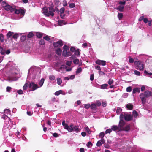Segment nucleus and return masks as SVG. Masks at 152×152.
Here are the masks:
<instances>
[{"label": "nucleus", "mask_w": 152, "mask_h": 152, "mask_svg": "<svg viewBox=\"0 0 152 152\" xmlns=\"http://www.w3.org/2000/svg\"><path fill=\"white\" fill-rule=\"evenodd\" d=\"M12 63L10 61V63H7L6 65L7 68H10L8 78V80L10 81H16L20 77L19 69L15 65L10 66V64Z\"/></svg>", "instance_id": "f257e3e1"}, {"label": "nucleus", "mask_w": 152, "mask_h": 152, "mask_svg": "<svg viewBox=\"0 0 152 152\" xmlns=\"http://www.w3.org/2000/svg\"><path fill=\"white\" fill-rule=\"evenodd\" d=\"M40 68L33 66L28 70L27 78H30L33 80L38 79L40 76Z\"/></svg>", "instance_id": "f03ea898"}, {"label": "nucleus", "mask_w": 152, "mask_h": 152, "mask_svg": "<svg viewBox=\"0 0 152 152\" xmlns=\"http://www.w3.org/2000/svg\"><path fill=\"white\" fill-rule=\"evenodd\" d=\"M49 11L48 8L45 7L42 8V13L46 16L48 17L50 15L53 16L54 15L53 12H55L54 8L52 6H50L48 7Z\"/></svg>", "instance_id": "7ed1b4c3"}, {"label": "nucleus", "mask_w": 152, "mask_h": 152, "mask_svg": "<svg viewBox=\"0 0 152 152\" xmlns=\"http://www.w3.org/2000/svg\"><path fill=\"white\" fill-rule=\"evenodd\" d=\"M151 95V92L148 90L144 92V93H140L139 95V97L141 99L142 104H145L146 102V99L149 97Z\"/></svg>", "instance_id": "20e7f679"}, {"label": "nucleus", "mask_w": 152, "mask_h": 152, "mask_svg": "<svg viewBox=\"0 0 152 152\" xmlns=\"http://www.w3.org/2000/svg\"><path fill=\"white\" fill-rule=\"evenodd\" d=\"M133 118V116L130 114L127 113H124V114L121 113L120 115V118L124 120V119L126 121L131 120Z\"/></svg>", "instance_id": "39448f33"}, {"label": "nucleus", "mask_w": 152, "mask_h": 152, "mask_svg": "<svg viewBox=\"0 0 152 152\" xmlns=\"http://www.w3.org/2000/svg\"><path fill=\"white\" fill-rule=\"evenodd\" d=\"M134 64L136 66L137 69H138L140 71H142L143 70L144 66L143 62L136 61L134 62Z\"/></svg>", "instance_id": "423d86ee"}, {"label": "nucleus", "mask_w": 152, "mask_h": 152, "mask_svg": "<svg viewBox=\"0 0 152 152\" xmlns=\"http://www.w3.org/2000/svg\"><path fill=\"white\" fill-rule=\"evenodd\" d=\"M2 5L4 7V9L7 11L10 10L11 12H12L13 10H15V8H13L10 5L7 4L5 1L2 2Z\"/></svg>", "instance_id": "0eeeda50"}, {"label": "nucleus", "mask_w": 152, "mask_h": 152, "mask_svg": "<svg viewBox=\"0 0 152 152\" xmlns=\"http://www.w3.org/2000/svg\"><path fill=\"white\" fill-rule=\"evenodd\" d=\"M71 126L72 127L70 129H71V131L69 132L74 131L76 133H78L80 132V129L78 126L76 125L74 126L72 124H71Z\"/></svg>", "instance_id": "6e6552de"}, {"label": "nucleus", "mask_w": 152, "mask_h": 152, "mask_svg": "<svg viewBox=\"0 0 152 152\" xmlns=\"http://www.w3.org/2000/svg\"><path fill=\"white\" fill-rule=\"evenodd\" d=\"M28 86L29 88H31V90L33 91L39 88L37 84H35L33 82L30 83Z\"/></svg>", "instance_id": "1a4fd4ad"}, {"label": "nucleus", "mask_w": 152, "mask_h": 152, "mask_svg": "<svg viewBox=\"0 0 152 152\" xmlns=\"http://www.w3.org/2000/svg\"><path fill=\"white\" fill-rule=\"evenodd\" d=\"M126 124L125 122L123 120L120 118V121L119 123V124L118 125L119 127V128L120 131H122V130L124 129Z\"/></svg>", "instance_id": "9d476101"}, {"label": "nucleus", "mask_w": 152, "mask_h": 152, "mask_svg": "<svg viewBox=\"0 0 152 152\" xmlns=\"http://www.w3.org/2000/svg\"><path fill=\"white\" fill-rule=\"evenodd\" d=\"M62 125L64 126V129L67 130L69 132L71 131V130L70 129V128H71L72 127L71 126V124L69 126L67 124L65 123V120L63 121L62 122Z\"/></svg>", "instance_id": "9b49d317"}, {"label": "nucleus", "mask_w": 152, "mask_h": 152, "mask_svg": "<svg viewBox=\"0 0 152 152\" xmlns=\"http://www.w3.org/2000/svg\"><path fill=\"white\" fill-rule=\"evenodd\" d=\"M66 68V66L65 65L63 64L61 65L60 68L58 69L57 71L60 72L61 73L65 72V68Z\"/></svg>", "instance_id": "f8f14e48"}, {"label": "nucleus", "mask_w": 152, "mask_h": 152, "mask_svg": "<svg viewBox=\"0 0 152 152\" xmlns=\"http://www.w3.org/2000/svg\"><path fill=\"white\" fill-rule=\"evenodd\" d=\"M63 43L62 40H60L57 42H54L53 45L54 47H60L63 45Z\"/></svg>", "instance_id": "ddd939ff"}, {"label": "nucleus", "mask_w": 152, "mask_h": 152, "mask_svg": "<svg viewBox=\"0 0 152 152\" xmlns=\"http://www.w3.org/2000/svg\"><path fill=\"white\" fill-rule=\"evenodd\" d=\"M96 64L99 65H101L104 66L105 65L106 62L104 60H97L96 61Z\"/></svg>", "instance_id": "4468645a"}, {"label": "nucleus", "mask_w": 152, "mask_h": 152, "mask_svg": "<svg viewBox=\"0 0 152 152\" xmlns=\"http://www.w3.org/2000/svg\"><path fill=\"white\" fill-rule=\"evenodd\" d=\"M130 126L129 125H127L124 126V129L122 130V131H124L127 132H128L130 130Z\"/></svg>", "instance_id": "2eb2a0df"}, {"label": "nucleus", "mask_w": 152, "mask_h": 152, "mask_svg": "<svg viewBox=\"0 0 152 152\" xmlns=\"http://www.w3.org/2000/svg\"><path fill=\"white\" fill-rule=\"evenodd\" d=\"M111 129L112 130L114 131H115L117 130L120 131L119 127L118 126L113 125L111 127Z\"/></svg>", "instance_id": "dca6fc26"}, {"label": "nucleus", "mask_w": 152, "mask_h": 152, "mask_svg": "<svg viewBox=\"0 0 152 152\" xmlns=\"http://www.w3.org/2000/svg\"><path fill=\"white\" fill-rule=\"evenodd\" d=\"M44 81L45 79L43 78H42L40 80L39 83V88L43 86Z\"/></svg>", "instance_id": "f3484780"}, {"label": "nucleus", "mask_w": 152, "mask_h": 152, "mask_svg": "<svg viewBox=\"0 0 152 152\" xmlns=\"http://www.w3.org/2000/svg\"><path fill=\"white\" fill-rule=\"evenodd\" d=\"M43 34L45 35V34L39 32H37L36 33V36L37 37L39 38H42Z\"/></svg>", "instance_id": "a211bd4d"}, {"label": "nucleus", "mask_w": 152, "mask_h": 152, "mask_svg": "<svg viewBox=\"0 0 152 152\" xmlns=\"http://www.w3.org/2000/svg\"><path fill=\"white\" fill-rule=\"evenodd\" d=\"M126 108L129 110H132L133 108V105L130 104H128L126 105Z\"/></svg>", "instance_id": "6ab92c4d"}, {"label": "nucleus", "mask_w": 152, "mask_h": 152, "mask_svg": "<svg viewBox=\"0 0 152 152\" xmlns=\"http://www.w3.org/2000/svg\"><path fill=\"white\" fill-rule=\"evenodd\" d=\"M140 89L139 88H135L133 90V94L135 93L136 92L140 93Z\"/></svg>", "instance_id": "aec40b11"}, {"label": "nucleus", "mask_w": 152, "mask_h": 152, "mask_svg": "<svg viewBox=\"0 0 152 152\" xmlns=\"http://www.w3.org/2000/svg\"><path fill=\"white\" fill-rule=\"evenodd\" d=\"M90 107L92 110H96V105L95 103H93L90 105Z\"/></svg>", "instance_id": "412c9836"}, {"label": "nucleus", "mask_w": 152, "mask_h": 152, "mask_svg": "<svg viewBox=\"0 0 152 152\" xmlns=\"http://www.w3.org/2000/svg\"><path fill=\"white\" fill-rule=\"evenodd\" d=\"M58 24L59 26H62L63 25H65L66 24V23L63 20H58Z\"/></svg>", "instance_id": "4be33fe9"}, {"label": "nucleus", "mask_w": 152, "mask_h": 152, "mask_svg": "<svg viewBox=\"0 0 152 152\" xmlns=\"http://www.w3.org/2000/svg\"><path fill=\"white\" fill-rule=\"evenodd\" d=\"M14 34V33L13 32H11V31L9 32L6 35L7 37V39H9L12 36L13 34Z\"/></svg>", "instance_id": "5701e85b"}, {"label": "nucleus", "mask_w": 152, "mask_h": 152, "mask_svg": "<svg viewBox=\"0 0 152 152\" xmlns=\"http://www.w3.org/2000/svg\"><path fill=\"white\" fill-rule=\"evenodd\" d=\"M85 131H86L89 134H90L91 133V131L89 129L88 126H86L84 127Z\"/></svg>", "instance_id": "b1692460"}, {"label": "nucleus", "mask_w": 152, "mask_h": 152, "mask_svg": "<svg viewBox=\"0 0 152 152\" xmlns=\"http://www.w3.org/2000/svg\"><path fill=\"white\" fill-rule=\"evenodd\" d=\"M108 86L107 84H104L101 86V88L102 89H107Z\"/></svg>", "instance_id": "393cba45"}, {"label": "nucleus", "mask_w": 152, "mask_h": 152, "mask_svg": "<svg viewBox=\"0 0 152 152\" xmlns=\"http://www.w3.org/2000/svg\"><path fill=\"white\" fill-rule=\"evenodd\" d=\"M2 118H3L4 119H7V120H9V121H10V123H11V121L10 120V118H9L7 115H4L2 117Z\"/></svg>", "instance_id": "a878e982"}, {"label": "nucleus", "mask_w": 152, "mask_h": 152, "mask_svg": "<svg viewBox=\"0 0 152 152\" xmlns=\"http://www.w3.org/2000/svg\"><path fill=\"white\" fill-rule=\"evenodd\" d=\"M57 83L59 85H60L62 83V79L61 78H58L57 79Z\"/></svg>", "instance_id": "bb28decb"}, {"label": "nucleus", "mask_w": 152, "mask_h": 152, "mask_svg": "<svg viewBox=\"0 0 152 152\" xmlns=\"http://www.w3.org/2000/svg\"><path fill=\"white\" fill-rule=\"evenodd\" d=\"M124 8V7L123 6H119L117 7V10L120 12H122Z\"/></svg>", "instance_id": "cd10ccee"}, {"label": "nucleus", "mask_w": 152, "mask_h": 152, "mask_svg": "<svg viewBox=\"0 0 152 152\" xmlns=\"http://www.w3.org/2000/svg\"><path fill=\"white\" fill-rule=\"evenodd\" d=\"M133 115L134 118H136L137 117L138 114L137 112L135 110H134L133 111Z\"/></svg>", "instance_id": "c85d7f7f"}, {"label": "nucleus", "mask_w": 152, "mask_h": 152, "mask_svg": "<svg viewBox=\"0 0 152 152\" xmlns=\"http://www.w3.org/2000/svg\"><path fill=\"white\" fill-rule=\"evenodd\" d=\"M63 91L62 90H59L56 91L55 93V95L56 96H58L60 94H63Z\"/></svg>", "instance_id": "c756f323"}, {"label": "nucleus", "mask_w": 152, "mask_h": 152, "mask_svg": "<svg viewBox=\"0 0 152 152\" xmlns=\"http://www.w3.org/2000/svg\"><path fill=\"white\" fill-rule=\"evenodd\" d=\"M122 111L121 108L120 107H118L116 111V113L118 115L120 114Z\"/></svg>", "instance_id": "7c9ffc66"}, {"label": "nucleus", "mask_w": 152, "mask_h": 152, "mask_svg": "<svg viewBox=\"0 0 152 152\" xmlns=\"http://www.w3.org/2000/svg\"><path fill=\"white\" fill-rule=\"evenodd\" d=\"M56 53L58 55H61V50L59 48L57 49L56 51Z\"/></svg>", "instance_id": "2f4dec72"}, {"label": "nucleus", "mask_w": 152, "mask_h": 152, "mask_svg": "<svg viewBox=\"0 0 152 152\" xmlns=\"http://www.w3.org/2000/svg\"><path fill=\"white\" fill-rule=\"evenodd\" d=\"M0 53L2 55H4L5 53L4 50L1 46H0Z\"/></svg>", "instance_id": "473e14b6"}, {"label": "nucleus", "mask_w": 152, "mask_h": 152, "mask_svg": "<svg viewBox=\"0 0 152 152\" xmlns=\"http://www.w3.org/2000/svg\"><path fill=\"white\" fill-rule=\"evenodd\" d=\"M51 37L50 36H48L47 35L46 36L44 37L43 38V39L45 40L48 41L50 40V37Z\"/></svg>", "instance_id": "72a5a7b5"}, {"label": "nucleus", "mask_w": 152, "mask_h": 152, "mask_svg": "<svg viewBox=\"0 0 152 152\" xmlns=\"http://www.w3.org/2000/svg\"><path fill=\"white\" fill-rule=\"evenodd\" d=\"M79 60L78 59L76 58L74 59L73 60V63L75 64H79Z\"/></svg>", "instance_id": "f704fd0d"}, {"label": "nucleus", "mask_w": 152, "mask_h": 152, "mask_svg": "<svg viewBox=\"0 0 152 152\" xmlns=\"http://www.w3.org/2000/svg\"><path fill=\"white\" fill-rule=\"evenodd\" d=\"M82 71V68L80 67H78L76 71V73L78 74Z\"/></svg>", "instance_id": "c9c22d12"}, {"label": "nucleus", "mask_w": 152, "mask_h": 152, "mask_svg": "<svg viewBox=\"0 0 152 152\" xmlns=\"http://www.w3.org/2000/svg\"><path fill=\"white\" fill-rule=\"evenodd\" d=\"M4 112L7 114H10V110L9 109H5L4 110Z\"/></svg>", "instance_id": "e433bc0d"}, {"label": "nucleus", "mask_w": 152, "mask_h": 152, "mask_svg": "<svg viewBox=\"0 0 152 152\" xmlns=\"http://www.w3.org/2000/svg\"><path fill=\"white\" fill-rule=\"evenodd\" d=\"M80 52L79 49H77L75 51V54L76 56H79L80 55Z\"/></svg>", "instance_id": "4c0bfd02"}, {"label": "nucleus", "mask_w": 152, "mask_h": 152, "mask_svg": "<svg viewBox=\"0 0 152 152\" xmlns=\"http://www.w3.org/2000/svg\"><path fill=\"white\" fill-rule=\"evenodd\" d=\"M19 37V34L17 33H15L14 34H13L12 35V38L14 39H16Z\"/></svg>", "instance_id": "58836bf2"}, {"label": "nucleus", "mask_w": 152, "mask_h": 152, "mask_svg": "<svg viewBox=\"0 0 152 152\" xmlns=\"http://www.w3.org/2000/svg\"><path fill=\"white\" fill-rule=\"evenodd\" d=\"M55 78V76L53 75H50L49 76V79L51 80H53Z\"/></svg>", "instance_id": "ea45409f"}, {"label": "nucleus", "mask_w": 152, "mask_h": 152, "mask_svg": "<svg viewBox=\"0 0 152 152\" xmlns=\"http://www.w3.org/2000/svg\"><path fill=\"white\" fill-rule=\"evenodd\" d=\"M104 135V133L103 132H101L100 133L99 135V137L101 138H103Z\"/></svg>", "instance_id": "a19ab883"}, {"label": "nucleus", "mask_w": 152, "mask_h": 152, "mask_svg": "<svg viewBox=\"0 0 152 152\" xmlns=\"http://www.w3.org/2000/svg\"><path fill=\"white\" fill-rule=\"evenodd\" d=\"M39 44L40 45H44L45 44V42L43 39H41L39 41Z\"/></svg>", "instance_id": "79ce46f5"}, {"label": "nucleus", "mask_w": 152, "mask_h": 152, "mask_svg": "<svg viewBox=\"0 0 152 152\" xmlns=\"http://www.w3.org/2000/svg\"><path fill=\"white\" fill-rule=\"evenodd\" d=\"M4 35L3 34H0V41L1 42H2L4 41Z\"/></svg>", "instance_id": "37998d69"}, {"label": "nucleus", "mask_w": 152, "mask_h": 152, "mask_svg": "<svg viewBox=\"0 0 152 152\" xmlns=\"http://www.w3.org/2000/svg\"><path fill=\"white\" fill-rule=\"evenodd\" d=\"M34 34L32 32H30L27 35V37L29 38H31L34 36Z\"/></svg>", "instance_id": "c03bdc74"}, {"label": "nucleus", "mask_w": 152, "mask_h": 152, "mask_svg": "<svg viewBox=\"0 0 152 152\" xmlns=\"http://www.w3.org/2000/svg\"><path fill=\"white\" fill-rule=\"evenodd\" d=\"M144 73H145L147 76H151L152 75V73H148L146 70H145L144 72Z\"/></svg>", "instance_id": "a18cd8bd"}, {"label": "nucleus", "mask_w": 152, "mask_h": 152, "mask_svg": "<svg viewBox=\"0 0 152 152\" xmlns=\"http://www.w3.org/2000/svg\"><path fill=\"white\" fill-rule=\"evenodd\" d=\"M53 57L50 54L48 55V59L50 61H53Z\"/></svg>", "instance_id": "49530a36"}, {"label": "nucleus", "mask_w": 152, "mask_h": 152, "mask_svg": "<svg viewBox=\"0 0 152 152\" xmlns=\"http://www.w3.org/2000/svg\"><path fill=\"white\" fill-rule=\"evenodd\" d=\"M67 51L66 50H64L62 53V55L64 57L67 56Z\"/></svg>", "instance_id": "de8ad7c7"}, {"label": "nucleus", "mask_w": 152, "mask_h": 152, "mask_svg": "<svg viewBox=\"0 0 152 152\" xmlns=\"http://www.w3.org/2000/svg\"><path fill=\"white\" fill-rule=\"evenodd\" d=\"M24 11L23 10L21 9H20V15L22 16L21 17V18H22L23 16L24 15Z\"/></svg>", "instance_id": "09e8293b"}, {"label": "nucleus", "mask_w": 152, "mask_h": 152, "mask_svg": "<svg viewBox=\"0 0 152 152\" xmlns=\"http://www.w3.org/2000/svg\"><path fill=\"white\" fill-rule=\"evenodd\" d=\"M81 101L80 100H78L75 103V106H77L79 105L81 103Z\"/></svg>", "instance_id": "8fccbe9b"}, {"label": "nucleus", "mask_w": 152, "mask_h": 152, "mask_svg": "<svg viewBox=\"0 0 152 152\" xmlns=\"http://www.w3.org/2000/svg\"><path fill=\"white\" fill-rule=\"evenodd\" d=\"M72 63V61H67L66 62V64L68 66H70Z\"/></svg>", "instance_id": "3c124183"}, {"label": "nucleus", "mask_w": 152, "mask_h": 152, "mask_svg": "<svg viewBox=\"0 0 152 152\" xmlns=\"http://www.w3.org/2000/svg\"><path fill=\"white\" fill-rule=\"evenodd\" d=\"M113 82L114 81L113 79H110L108 82V83L109 85H111L112 84Z\"/></svg>", "instance_id": "603ef678"}, {"label": "nucleus", "mask_w": 152, "mask_h": 152, "mask_svg": "<svg viewBox=\"0 0 152 152\" xmlns=\"http://www.w3.org/2000/svg\"><path fill=\"white\" fill-rule=\"evenodd\" d=\"M72 69V67H68L66 66V68H65L66 71L69 72L71 71Z\"/></svg>", "instance_id": "864d4df0"}, {"label": "nucleus", "mask_w": 152, "mask_h": 152, "mask_svg": "<svg viewBox=\"0 0 152 152\" xmlns=\"http://www.w3.org/2000/svg\"><path fill=\"white\" fill-rule=\"evenodd\" d=\"M132 90V87L130 86L128 87L126 89V91L128 92H130Z\"/></svg>", "instance_id": "5fc2aeb1"}, {"label": "nucleus", "mask_w": 152, "mask_h": 152, "mask_svg": "<svg viewBox=\"0 0 152 152\" xmlns=\"http://www.w3.org/2000/svg\"><path fill=\"white\" fill-rule=\"evenodd\" d=\"M123 17V14L121 13H118V17L119 20H121Z\"/></svg>", "instance_id": "6e6d98bb"}, {"label": "nucleus", "mask_w": 152, "mask_h": 152, "mask_svg": "<svg viewBox=\"0 0 152 152\" xmlns=\"http://www.w3.org/2000/svg\"><path fill=\"white\" fill-rule=\"evenodd\" d=\"M63 48L64 50H65L66 51H67V50H68L69 49V47L66 45H64Z\"/></svg>", "instance_id": "4d7b16f0"}, {"label": "nucleus", "mask_w": 152, "mask_h": 152, "mask_svg": "<svg viewBox=\"0 0 152 152\" xmlns=\"http://www.w3.org/2000/svg\"><path fill=\"white\" fill-rule=\"evenodd\" d=\"M15 11V13L16 14H19L20 12V10H17L15 8V10H13V11Z\"/></svg>", "instance_id": "13d9d810"}, {"label": "nucleus", "mask_w": 152, "mask_h": 152, "mask_svg": "<svg viewBox=\"0 0 152 152\" xmlns=\"http://www.w3.org/2000/svg\"><path fill=\"white\" fill-rule=\"evenodd\" d=\"M112 131V129H109L106 130L105 132V133L106 134H107V133H110Z\"/></svg>", "instance_id": "bf43d9fd"}, {"label": "nucleus", "mask_w": 152, "mask_h": 152, "mask_svg": "<svg viewBox=\"0 0 152 152\" xmlns=\"http://www.w3.org/2000/svg\"><path fill=\"white\" fill-rule=\"evenodd\" d=\"M102 105L103 107H105L107 105V102L106 101H102Z\"/></svg>", "instance_id": "052dcab7"}, {"label": "nucleus", "mask_w": 152, "mask_h": 152, "mask_svg": "<svg viewBox=\"0 0 152 152\" xmlns=\"http://www.w3.org/2000/svg\"><path fill=\"white\" fill-rule=\"evenodd\" d=\"M102 145V143L100 140H99L97 142L96 146L98 147H100Z\"/></svg>", "instance_id": "680f3d73"}, {"label": "nucleus", "mask_w": 152, "mask_h": 152, "mask_svg": "<svg viewBox=\"0 0 152 152\" xmlns=\"http://www.w3.org/2000/svg\"><path fill=\"white\" fill-rule=\"evenodd\" d=\"M96 104L98 106H99L101 105V103L99 100H97L96 102Z\"/></svg>", "instance_id": "e2e57ef3"}, {"label": "nucleus", "mask_w": 152, "mask_h": 152, "mask_svg": "<svg viewBox=\"0 0 152 152\" xmlns=\"http://www.w3.org/2000/svg\"><path fill=\"white\" fill-rule=\"evenodd\" d=\"M84 106V107L86 109H88L90 107V105L89 104H85Z\"/></svg>", "instance_id": "0e129e2a"}, {"label": "nucleus", "mask_w": 152, "mask_h": 152, "mask_svg": "<svg viewBox=\"0 0 152 152\" xmlns=\"http://www.w3.org/2000/svg\"><path fill=\"white\" fill-rule=\"evenodd\" d=\"M75 4L74 3H70L69 4V7L71 8H73L75 7Z\"/></svg>", "instance_id": "69168bd1"}, {"label": "nucleus", "mask_w": 152, "mask_h": 152, "mask_svg": "<svg viewBox=\"0 0 152 152\" xmlns=\"http://www.w3.org/2000/svg\"><path fill=\"white\" fill-rule=\"evenodd\" d=\"M64 11V8L62 7L60 9V10L59 12L60 13V14H63Z\"/></svg>", "instance_id": "338daca9"}, {"label": "nucleus", "mask_w": 152, "mask_h": 152, "mask_svg": "<svg viewBox=\"0 0 152 152\" xmlns=\"http://www.w3.org/2000/svg\"><path fill=\"white\" fill-rule=\"evenodd\" d=\"M12 89V88L9 86H7L6 87V91L7 92H10L11 89Z\"/></svg>", "instance_id": "774afa93"}]
</instances>
